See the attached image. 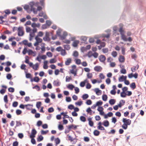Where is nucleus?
I'll return each instance as SVG.
<instances>
[{"label": "nucleus", "instance_id": "nucleus-17", "mask_svg": "<svg viewBox=\"0 0 146 146\" xmlns=\"http://www.w3.org/2000/svg\"><path fill=\"white\" fill-rule=\"evenodd\" d=\"M32 11L33 13L35 14H36L37 13V10H36V9L35 8H34L33 7H32V8H31V10L30 11H27V12L28 13H31V11Z\"/></svg>", "mask_w": 146, "mask_h": 146}, {"label": "nucleus", "instance_id": "nucleus-44", "mask_svg": "<svg viewBox=\"0 0 146 146\" xmlns=\"http://www.w3.org/2000/svg\"><path fill=\"white\" fill-rule=\"evenodd\" d=\"M22 113V111L19 109H17L16 111V113L17 115H20Z\"/></svg>", "mask_w": 146, "mask_h": 146}, {"label": "nucleus", "instance_id": "nucleus-64", "mask_svg": "<svg viewBox=\"0 0 146 146\" xmlns=\"http://www.w3.org/2000/svg\"><path fill=\"white\" fill-rule=\"evenodd\" d=\"M46 54L49 57H51L52 56V54L50 52H47Z\"/></svg>", "mask_w": 146, "mask_h": 146}, {"label": "nucleus", "instance_id": "nucleus-55", "mask_svg": "<svg viewBox=\"0 0 146 146\" xmlns=\"http://www.w3.org/2000/svg\"><path fill=\"white\" fill-rule=\"evenodd\" d=\"M18 137L20 139H22L24 137V135L22 133H19L18 134Z\"/></svg>", "mask_w": 146, "mask_h": 146}, {"label": "nucleus", "instance_id": "nucleus-49", "mask_svg": "<svg viewBox=\"0 0 146 146\" xmlns=\"http://www.w3.org/2000/svg\"><path fill=\"white\" fill-rule=\"evenodd\" d=\"M111 55L114 57H115L117 55V53L116 51H113L111 53Z\"/></svg>", "mask_w": 146, "mask_h": 146}, {"label": "nucleus", "instance_id": "nucleus-54", "mask_svg": "<svg viewBox=\"0 0 146 146\" xmlns=\"http://www.w3.org/2000/svg\"><path fill=\"white\" fill-rule=\"evenodd\" d=\"M92 101L90 99L88 100L86 102V104L88 105H91L92 104Z\"/></svg>", "mask_w": 146, "mask_h": 146}, {"label": "nucleus", "instance_id": "nucleus-3", "mask_svg": "<svg viewBox=\"0 0 146 146\" xmlns=\"http://www.w3.org/2000/svg\"><path fill=\"white\" fill-rule=\"evenodd\" d=\"M37 131L36 129L34 128H33L31 131V134L30 136V138H31V137H35V135Z\"/></svg>", "mask_w": 146, "mask_h": 146}, {"label": "nucleus", "instance_id": "nucleus-62", "mask_svg": "<svg viewBox=\"0 0 146 146\" xmlns=\"http://www.w3.org/2000/svg\"><path fill=\"white\" fill-rule=\"evenodd\" d=\"M4 12L5 13V14L6 15H9L11 13V11L9 9H7L5 10L4 11Z\"/></svg>", "mask_w": 146, "mask_h": 146}, {"label": "nucleus", "instance_id": "nucleus-5", "mask_svg": "<svg viewBox=\"0 0 146 146\" xmlns=\"http://www.w3.org/2000/svg\"><path fill=\"white\" fill-rule=\"evenodd\" d=\"M99 59L100 62H104L106 60V57L104 55H101L99 57Z\"/></svg>", "mask_w": 146, "mask_h": 146}, {"label": "nucleus", "instance_id": "nucleus-4", "mask_svg": "<svg viewBox=\"0 0 146 146\" xmlns=\"http://www.w3.org/2000/svg\"><path fill=\"white\" fill-rule=\"evenodd\" d=\"M1 87L3 88H4V89L2 88L0 90V93L1 94H3L5 93L7 87L6 86L3 85L1 86Z\"/></svg>", "mask_w": 146, "mask_h": 146}, {"label": "nucleus", "instance_id": "nucleus-25", "mask_svg": "<svg viewBox=\"0 0 146 146\" xmlns=\"http://www.w3.org/2000/svg\"><path fill=\"white\" fill-rule=\"evenodd\" d=\"M43 139V137L41 135H40L37 138V141H38L40 142L42 141Z\"/></svg>", "mask_w": 146, "mask_h": 146}, {"label": "nucleus", "instance_id": "nucleus-58", "mask_svg": "<svg viewBox=\"0 0 146 146\" xmlns=\"http://www.w3.org/2000/svg\"><path fill=\"white\" fill-rule=\"evenodd\" d=\"M74 90L75 91V93L76 94H78L80 92L79 88L77 87H74Z\"/></svg>", "mask_w": 146, "mask_h": 146}, {"label": "nucleus", "instance_id": "nucleus-57", "mask_svg": "<svg viewBox=\"0 0 146 146\" xmlns=\"http://www.w3.org/2000/svg\"><path fill=\"white\" fill-rule=\"evenodd\" d=\"M18 104V102L17 101L14 102L12 104V106L14 107H16L17 106Z\"/></svg>", "mask_w": 146, "mask_h": 146}, {"label": "nucleus", "instance_id": "nucleus-42", "mask_svg": "<svg viewBox=\"0 0 146 146\" xmlns=\"http://www.w3.org/2000/svg\"><path fill=\"white\" fill-rule=\"evenodd\" d=\"M54 109L52 107H51L49 108L48 110V112L49 113H51L53 112L54 111Z\"/></svg>", "mask_w": 146, "mask_h": 146}, {"label": "nucleus", "instance_id": "nucleus-45", "mask_svg": "<svg viewBox=\"0 0 146 146\" xmlns=\"http://www.w3.org/2000/svg\"><path fill=\"white\" fill-rule=\"evenodd\" d=\"M119 32H120L121 35H122L124 34V31L123 30L122 27H121L119 29Z\"/></svg>", "mask_w": 146, "mask_h": 146}, {"label": "nucleus", "instance_id": "nucleus-28", "mask_svg": "<svg viewBox=\"0 0 146 146\" xmlns=\"http://www.w3.org/2000/svg\"><path fill=\"white\" fill-rule=\"evenodd\" d=\"M83 104V101L82 100L78 101L75 103V104L76 105L80 106Z\"/></svg>", "mask_w": 146, "mask_h": 146}, {"label": "nucleus", "instance_id": "nucleus-10", "mask_svg": "<svg viewBox=\"0 0 146 146\" xmlns=\"http://www.w3.org/2000/svg\"><path fill=\"white\" fill-rule=\"evenodd\" d=\"M79 42H80L79 40H75L73 42L72 46L74 47H77L78 44H79Z\"/></svg>", "mask_w": 146, "mask_h": 146}, {"label": "nucleus", "instance_id": "nucleus-11", "mask_svg": "<svg viewBox=\"0 0 146 146\" xmlns=\"http://www.w3.org/2000/svg\"><path fill=\"white\" fill-rule=\"evenodd\" d=\"M76 126L74 124H71L68 126L67 128L68 129H73L76 130Z\"/></svg>", "mask_w": 146, "mask_h": 146}, {"label": "nucleus", "instance_id": "nucleus-23", "mask_svg": "<svg viewBox=\"0 0 146 146\" xmlns=\"http://www.w3.org/2000/svg\"><path fill=\"white\" fill-rule=\"evenodd\" d=\"M130 87L132 90H134L136 87L135 83L133 82L131 83L130 85Z\"/></svg>", "mask_w": 146, "mask_h": 146}, {"label": "nucleus", "instance_id": "nucleus-14", "mask_svg": "<svg viewBox=\"0 0 146 146\" xmlns=\"http://www.w3.org/2000/svg\"><path fill=\"white\" fill-rule=\"evenodd\" d=\"M102 125L105 127H108L109 125V122L107 120H105L103 122Z\"/></svg>", "mask_w": 146, "mask_h": 146}, {"label": "nucleus", "instance_id": "nucleus-37", "mask_svg": "<svg viewBox=\"0 0 146 146\" xmlns=\"http://www.w3.org/2000/svg\"><path fill=\"white\" fill-rule=\"evenodd\" d=\"M42 104L41 102H37L36 106L38 109H39L41 105Z\"/></svg>", "mask_w": 146, "mask_h": 146}, {"label": "nucleus", "instance_id": "nucleus-34", "mask_svg": "<svg viewBox=\"0 0 146 146\" xmlns=\"http://www.w3.org/2000/svg\"><path fill=\"white\" fill-rule=\"evenodd\" d=\"M70 72L71 74H73L74 76H77L76 71H75L73 69H72L70 70Z\"/></svg>", "mask_w": 146, "mask_h": 146}, {"label": "nucleus", "instance_id": "nucleus-31", "mask_svg": "<svg viewBox=\"0 0 146 146\" xmlns=\"http://www.w3.org/2000/svg\"><path fill=\"white\" fill-rule=\"evenodd\" d=\"M108 99V96L106 94H103L102 96V99L104 101H107Z\"/></svg>", "mask_w": 146, "mask_h": 146}, {"label": "nucleus", "instance_id": "nucleus-21", "mask_svg": "<svg viewBox=\"0 0 146 146\" xmlns=\"http://www.w3.org/2000/svg\"><path fill=\"white\" fill-rule=\"evenodd\" d=\"M89 97V95L88 94H85L82 95V98L83 100H85L88 98Z\"/></svg>", "mask_w": 146, "mask_h": 146}, {"label": "nucleus", "instance_id": "nucleus-61", "mask_svg": "<svg viewBox=\"0 0 146 146\" xmlns=\"http://www.w3.org/2000/svg\"><path fill=\"white\" fill-rule=\"evenodd\" d=\"M66 52L65 51V50L63 49L61 52V54L63 56H65V55L66 54Z\"/></svg>", "mask_w": 146, "mask_h": 146}, {"label": "nucleus", "instance_id": "nucleus-60", "mask_svg": "<svg viewBox=\"0 0 146 146\" xmlns=\"http://www.w3.org/2000/svg\"><path fill=\"white\" fill-rule=\"evenodd\" d=\"M72 100V99L70 97H66V101L67 102H70Z\"/></svg>", "mask_w": 146, "mask_h": 146}, {"label": "nucleus", "instance_id": "nucleus-20", "mask_svg": "<svg viewBox=\"0 0 146 146\" xmlns=\"http://www.w3.org/2000/svg\"><path fill=\"white\" fill-rule=\"evenodd\" d=\"M67 87L68 89L72 90L73 88H74V86L72 84H69L67 86Z\"/></svg>", "mask_w": 146, "mask_h": 146}, {"label": "nucleus", "instance_id": "nucleus-35", "mask_svg": "<svg viewBox=\"0 0 146 146\" xmlns=\"http://www.w3.org/2000/svg\"><path fill=\"white\" fill-rule=\"evenodd\" d=\"M127 96V94L125 92H121L120 93V96L122 98H125Z\"/></svg>", "mask_w": 146, "mask_h": 146}, {"label": "nucleus", "instance_id": "nucleus-1", "mask_svg": "<svg viewBox=\"0 0 146 146\" xmlns=\"http://www.w3.org/2000/svg\"><path fill=\"white\" fill-rule=\"evenodd\" d=\"M18 35L19 36H23L24 32L23 31V28L22 27H19L17 29Z\"/></svg>", "mask_w": 146, "mask_h": 146}, {"label": "nucleus", "instance_id": "nucleus-53", "mask_svg": "<svg viewBox=\"0 0 146 146\" xmlns=\"http://www.w3.org/2000/svg\"><path fill=\"white\" fill-rule=\"evenodd\" d=\"M8 91L11 92H13L15 91V89L13 87H10L8 89Z\"/></svg>", "mask_w": 146, "mask_h": 146}, {"label": "nucleus", "instance_id": "nucleus-6", "mask_svg": "<svg viewBox=\"0 0 146 146\" xmlns=\"http://www.w3.org/2000/svg\"><path fill=\"white\" fill-rule=\"evenodd\" d=\"M102 69V68L100 66H96L94 68V70L98 72H101Z\"/></svg>", "mask_w": 146, "mask_h": 146}, {"label": "nucleus", "instance_id": "nucleus-13", "mask_svg": "<svg viewBox=\"0 0 146 146\" xmlns=\"http://www.w3.org/2000/svg\"><path fill=\"white\" fill-rule=\"evenodd\" d=\"M94 91L97 95H100L102 93V91L100 90L98 88H95Z\"/></svg>", "mask_w": 146, "mask_h": 146}, {"label": "nucleus", "instance_id": "nucleus-50", "mask_svg": "<svg viewBox=\"0 0 146 146\" xmlns=\"http://www.w3.org/2000/svg\"><path fill=\"white\" fill-rule=\"evenodd\" d=\"M12 77V75L10 73L6 75V78L8 80H10Z\"/></svg>", "mask_w": 146, "mask_h": 146}, {"label": "nucleus", "instance_id": "nucleus-22", "mask_svg": "<svg viewBox=\"0 0 146 146\" xmlns=\"http://www.w3.org/2000/svg\"><path fill=\"white\" fill-rule=\"evenodd\" d=\"M22 125V123L20 121H16V125L15 126V128L16 129L17 127L21 126Z\"/></svg>", "mask_w": 146, "mask_h": 146}, {"label": "nucleus", "instance_id": "nucleus-2", "mask_svg": "<svg viewBox=\"0 0 146 146\" xmlns=\"http://www.w3.org/2000/svg\"><path fill=\"white\" fill-rule=\"evenodd\" d=\"M122 122L123 123L127 125H130L131 123V121L129 119H127L126 118H123Z\"/></svg>", "mask_w": 146, "mask_h": 146}, {"label": "nucleus", "instance_id": "nucleus-48", "mask_svg": "<svg viewBox=\"0 0 146 146\" xmlns=\"http://www.w3.org/2000/svg\"><path fill=\"white\" fill-rule=\"evenodd\" d=\"M74 106L72 104H70L69 105H68V109L70 110H72L73 109H74Z\"/></svg>", "mask_w": 146, "mask_h": 146}, {"label": "nucleus", "instance_id": "nucleus-52", "mask_svg": "<svg viewBox=\"0 0 146 146\" xmlns=\"http://www.w3.org/2000/svg\"><path fill=\"white\" fill-rule=\"evenodd\" d=\"M97 128L98 129L102 131H103L105 130L104 127L102 126H97Z\"/></svg>", "mask_w": 146, "mask_h": 146}, {"label": "nucleus", "instance_id": "nucleus-39", "mask_svg": "<svg viewBox=\"0 0 146 146\" xmlns=\"http://www.w3.org/2000/svg\"><path fill=\"white\" fill-rule=\"evenodd\" d=\"M78 51H74V52L73 53V56L76 57H77L78 56Z\"/></svg>", "mask_w": 146, "mask_h": 146}, {"label": "nucleus", "instance_id": "nucleus-51", "mask_svg": "<svg viewBox=\"0 0 146 146\" xmlns=\"http://www.w3.org/2000/svg\"><path fill=\"white\" fill-rule=\"evenodd\" d=\"M28 50L26 47H25L23 50L22 51V53L24 55H25L27 52H28Z\"/></svg>", "mask_w": 146, "mask_h": 146}, {"label": "nucleus", "instance_id": "nucleus-41", "mask_svg": "<svg viewBox=\"0 0 146 146\" xmlns=\"http://www.w3.org/2000/svg\"><path fill=\"white\" fill-rule=\"evenodd\" d=\"M3 99L4 102L5 103H7L8 102V96L7 95H6L4 96Z\"/></svg>", "mask_w": 146, "mask_h": 146}, {"label": "nucleus", "instance_id": "nucleus-32", "mask_svg": "<svg viewBox=\"0 0 146 146\" xmlns=\"http://www.w3.org/2000/svg\"><path fill=\"white\" fill-rule=\"evenodd\" d=\"M121 35V39L125 41H127V38H126L124 34Z\"/></svg>", "mask_w": 146, "mask_h": 146}, {"label": "nucleus", "instance_id": "nucleus-33", "mask_svg": "<svg viewBox=\"0 0 146 146\" xmlns=\"http://www.w3.org/2000/svg\"><path fill=\"white\" fill-rule=\"evenodd\" d=\"M64 50H69L70 48V47L69 45H63Z\"/></svg>", "mask_w": 146, "mask_h": 146}, {"label": "nucleus", "instance_id": "nucleus-63", "mask_svg": "<svg viewBox=\"0 0 146 146\" xmlns=\"http://www.w3.org/2000/svg\"><path fill=\"white\" fill-rule=\"evenodd\" d=\"M50 64L54 63L56 62L55 58L51 59L50 60Z\"/></svg>", "mask_w": 146, "mask_h": 146}, {"label": "nucleus", "instance_id": "nucleus-46", "mask_svg": "<svg viewBox=\"0 0 146 146\" xmlns=\"http://www.w3.org/2000/svg\"><path fill=\"white\" fill-rule=\"evenodd\" d=\"M41 55L40 54H39L38 56L36 58V60H37L39 62H40L41 61Z\"/></svg>", "mask_w": 146, "mask_h": 146}, {"label": "nucleus", "instance_id": "nucleus-16", "mask_svg": "<svg viewBox=\"0 0 146 146\" xmlns=\"http://www.w3.org/2000/svg\"><path fill=\"white\" fill-rule=\"evenodd\" d=\"M28 72V70H27L26 71H25L26 75V77L27 78H32V76L31 74L29 73H27Z\"/></svg>", "mask_w": 146, "mask_h": 146}, {"label": "nucleus", "instance_id": "nucleus-27", "mask_svg": "<svg viewBox=\"0 0 146 146\" xmlns=\"http://www.w3.org/2000/svg\"><path fill=\"white\" fill-rule=\"evenodd\" d=\"M55 144L56 145H57L59 144L60 142V139L58 137L55 139Z\"/></svg>", "mask_w": 146, "mask_h": 146}, {"label": "nucleus", "instance_id": "nucleus-19", "mask_svg": "<svg viewBox=\"0 0 146 146\" xmlns=\"http://www.w3.org/2000/svg\"><path fill=\"white\" fill-rule=\"evenodd\" d=\"M89 55V58H90L92 57V56H93L95 58H96L98 57V54L96 52H94V54H91V55Z\"/></svg>", "mask_w": 146, "mask_h": 146}, {"label": "nucleus", "instance_id": "nucleus-36", "mask_svg": "<svg viewBox=\"0 0 146 146\" xmlns=\"http://www.w3.org/2000/svg\"><path fill=\"white\" fill-rule=\"evenodd\" d=\"M80 120L82 122H85L86 120V117L83 116H81L80 117Z\"/></svg>", "mask_w": 146, "mask_h": 146}, {"label": "nucleus", "instance_id": "nucleus-12", "mask_svg": "<svg viewBox=\"0 0 146 146\" xmlns=\"http://www.w3.org/2000/svg\"><path fill=\"white\" fill-rule=\"evenodd\" d=\"M125 102V101L124 100H121L119 102V104H118L119 108H121L124 105Z\"/></svg>", "mask_w": 146, "mask_h": 146}, {"label": "nucleus", "instance_id": "nucleus-47", "mask_svg": "<svg viewBox=\"0 0 146 146\" xmlns=\"http://www.w3.org/2000/svg\"><path fill=\"white\" fill-rule=\"evenodd\" d=\"M49 131L48 130H46V131H44L43 130L41 131V133L42 135H45Z\"/></svg>", "mask_w": 146, "mask_h": 146}, {"label": "nucleus", "instance_id": "nucleus-15", "mask_svg": "<svg viewBox=\"0 0 146 146\" xmlns=\"http://www.w3.org/2000/svg\"><path fill=\"white\" fill-rule=\"evenodd\" d=\"M72 61V59L71 58H68L66 61L65 62V64L66 65L68 66L69 65Z\"/></svg>", "mask_w": 146, "mask_h": 146}, {"label": "nucleus", "instance_id": "nucleus-43", "mask_svg": "<svg viewBox=\"0 0 146 146\" xmlns=\"http://www.w3.org/2000/svg\"><path fill=\"white\" fill-rule=\"evenodd\" d=\"M103 102L101 100H100L96 102V104L97 105V106H101L103 104Z\"/></svg>", "mask_w": 146, "mask_h": 146}, {"label": "nucleus", "instance_id": "nucleus-40", "mask_svg": "<svg viewBox=\"0 0 146 146\" xmlns=\"http://www.w3.org/2000/svg\"><path fill=\"white\" fill-rule=\"evenodd\" d=\"M43 40L45 41H50L51 39L49 37V36H45L43 37Z\"/></svg>", "mask_w": 146, "mask_h": 146}, {"label": "nucleus", "instance_id": "nucleus-24", "mask_svg": "<svg viewBox=\"0 0 146 146\" xmlns=\"http://www.w3.org/2000/svg\"><path fill=\"white\" fill-rule=\"evenodd\" d=\"M100 133V132L97 130H95L93 132V134L95 136H98Z\"/></svg>", "mask_w": 146, "mask_h": 146}, {"label": "nucleus", "instance_id": "nucleus-9", "mask_svg": "<svg viewBox=\"0 0 146 146\" xmlns=\"http://www.w3.org/2000/svg\"><path fill=\"white\" fill-rule=\"evenodd\" d=\"M119 61L121 63L124 62L125 61V58L124 56L120 55L118 58Z\"/></svg>", "mask_w": 146, "mask_h": 146}, {"label": "nucleus", "instance_id": "nucleus-8", "mask_svg": "<svg viewBox=\"0 0 146 146\" xmlns=\"http://www.w3.org/2000/svg\"><path fill=\"white\" fill-rule=\"evenodd\" d=\"M57 80L58 81L55 80H54L53 82V84L54 86H60L61 84V82L58 81V79H57Z\"/></svg>", "mask_w": 146, "mask_h": 146}, {"label": "nucleus", "instance_id": "nucleus-7", "mask_svg": "<svg viewBox=\"0 0 146 146\" xmlns=\"http://www.w3.org/2000/svg\"><path fill=\"white\" fill-rule=\"evenodd\" d=\"M30 78L31 79V82L34 81L36 82H38L40 80L39 78L37 76H35L33 79H32V78Z\"/></svg>", "mask_w": 146, "mask_h": 146}, {"label": "nucleus", "instance_id": "nucleus-30", "mask_svg": "<svg viewBox=\"0 0 146 146\" xmlns=\"http://www.w3.org/2000/svg\"><path fill=\"white\" fill-rule=\"evenodd\" d=\"M39 67V64L38 63H37L34 65L33 67V68L35 70H37Z\"/></svg>", "mask_w": 146, "mask_h": 146}, {"label": "nucleus", "instance_id": "nucleus-29", "mask_svg": "<svg viewBox=\"0 0 146 146\" xmlns=\"http://www.w3.org/2000/svg\"><path fill=\"white\" fill-rule=\"evenodd\" d=\"M60 124L58 125V128L60 130H62L64 129V127L63 125L62 124H60V122H59Z\"/></svg>", "mask_w": 146, "mask_h": 146}, {"label": "nucleus", "instance_id": "nucleus-18", "mask_svg": "<svg viewBox=\"0 0 146 146\" xmlns=\"http://www.w3.org/2000/svg\"><path fill=\"white\" fill-rule=\"evenodd\" d=\"M116 100L115 99H111L109 101V104L111 105H114L115 103Z\"/></svg>", "mask_w": 146, "mask_h": 146}, {"label": "nucleus", "instance_id": "nucleus-59", "mask_svg": "<svg viewBox=\"0 0 146 146\" xmlns=\"http://www.w3.org/2000/svg\"><path fill=\"white\" fill-rule=\"evenodd\" d=\"M76 63L78 65H80L81 64V61L80 59H76Z\"/></svg>", "mask_w": 146, "mask_h": 146}, {"label": "nucleus", "instance_id": "nucleus-38", "mask_svg": "<svg viewBox=\"0 0 146 146\" xmlns=\"http://www.w3.org/2000/svg\"><path fill=\"white\" fill-rule=\"evenodd\" d=\"M33 137H31V142L33 144H35L36 143V141L35 139Z\"/></svg>", "mask_w": 146, "mask_h": 146}, {"label": "nucleus", "instance_id": "nucleus-26", "mask_svg": "<svg viewBox=\"0 0 146 146\" xmlns=\"http://www.w3.org/2000/svg\"><path fill=\"white\" fill-rule=\"evenodd\" d=\"M86 111L88 113H89L90 115H92V111L91 108L89 107L86 110Z\"/></svg>", "mask_w": 146, "mask_h": 146}, {"label": "nucleus", "instance_id": "nucleus-56", "mask_svg": "<svg viewBox=\"0 0 146 146\" xmlns=\"http://www.w3.org/2000/svg\"><path fill=\"white\" fill-rule=\"evenodd\" d=\"M121 73L125 74L126 73V70L124 68H122L120 70Z\"/></svg>", "mask_w": 146, "mask_h": 146}]
</instances>
